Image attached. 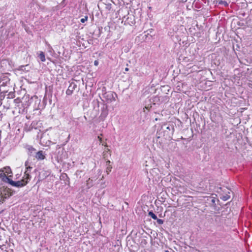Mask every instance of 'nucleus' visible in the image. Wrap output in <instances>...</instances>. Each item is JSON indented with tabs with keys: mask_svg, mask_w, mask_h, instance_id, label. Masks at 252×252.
<instances>
[{
	"mask_svg": "<svg viewBox=\"0 0 252 252\" xmlns=\"http://www.w3.org/2000/svg\"><path fill=\"white\" fill-rule=\"evenodd\" d=\"M31 176L28 175L27 177L23 176V179L21 180L18 181H14L11 179H9L8 183L11 186L17 188H22L25 186L31 180Z\"/></svg>",
	"mask_w": 252,
	"mask_h": 252,
	"instance_id": "1",
	"label": "nucleus"
},
{
	"mask_svg": "<svg viewBox=\"0 0 252 252\" xmlns=\"http://www.w3.org/2000/svg\"><path fill=\"white\" fill-rule=\"evenodd\" d=\"M169 97L167 95H156L152 98V102L154 104H159L168 101Z\"/></svg>",
	"mask_w": 252,
	"mask_h": 252,
	"instance_id": "2",
	"label": "nucleus"
},
{
	"mask_svg": "<svg viewBox=\"0 0 252 252\" xmlns=\"http://www.w3.org/2000/svg\"><path fill=\"white\" fill-rule=\"evenodd\" d=\"M103 96L107 102L110 103L116 100V97H117V95L113 92L109 91L104 93L103 94Z\"/></svg>",
	"mask_w": 252,
	"mask_h": 252,
	"instance_id": "3",
	"label": "nucleus"
},
{
	"mask_svg": "<svg viewBox=\"0 0 252 252\" xmlns=\"http://www.w3.org/2000/svg\"><path fill=\"white\" fill-rule=\"evenodd\" d=\"M101 112L99 118L100 120L103 121L106 118L108 114L107 106L105 104H103L101 109Z\"/></svg>",
	"mask_w": 252,
	"mask_h": 252,
	"instance_id": "4",
	"label": "nucleus"
},
{
	"mask_svg": "<svg viewBox=\"0 0 252 252\" xmlns=\"http://www.w3.org/2000/svg\"><path fill=\"white\" fill-rule=\"evenodd\" d=\"M161 128L165 129L164 130V132H167L168 134H171L172 135H173L175 130L174 126L173 124H169L168 126H167V125H164L161 127Z\"/></svg>",
	"mask_w": 252,
	"mask_h": 252,
	"instance_id": "5",
	"label": "nucleus"
},
{
	"mask_svg": "<svg viewBox=\"0 0 252 252\" xmlns=\"http://www.w3.org/2000/svg\"><path fill=\"white\" fill-rule=\"evenodd\" d=\"M25 166H26V171L25 172V175L24 177H27L28 175H30V172L32 167L31 166V163L30 162L29 158L26 161L25 163Z\"/></svg>",
	"mask_w": 252,
	"mask_h": 252,
	"instance_id": "6",
	"label": "nucleus"
},
{
	"mask_svg": "<svg viewBox=\"0 0 252 252\" xmlns=\"http://www.w3.org/2000/svg\"><path fill=\"white\" fill-rule=\"evenodd\" d=\"M25 148L28 151V155L29 157H34L36 152L35 148L31 145H26Z\"/></svg>",
	"mask_w": 252,
	"mask_h": 252,
	"instance_id": "7",
	"label": "nucleus"
},
{
	"mask_svg": "<svg viewBox=\"0 0 252 252\" xmlns=\"http://www.w3.org/2000/svg\"><path fill=\"white\" fill-rule=\"evenodd\" d=\"M77 88V85L74 83L72 82L70 84L67 90L66 91V94L67 95H71L73 91Z\"/></svg>",
	"mask_w": 252,
	"mask_h": 252,
	"instance_id": "8",
	"label": "nucleus"
},
{
	"mask_svg": "<svg viewBox=\"0 0 252 252\" xmlns=\"http://www.w3.org/2000/svg\"><path fill=\"white\" fill-rule=\"evenodd\" d=\"M45 152L43 151H39L36 152L34 157H35L38 160H43L45 158Z\"/></svg>",
	"mask_w": 252,
	"mask_h": 252,
	"instance_id": "9",
	"label": "nucleus"
},
{
	"mask_svg": "<svg viewBox=\"0 0 252 252\" xmlns=\"http://www.w3.org/2000/svg\"><path fill=\"white\" fill-rule=\"evenodd\" d=\"M0 178L4 182L8 183L10 178L6 175L2 169L0 170Z\"/></svg>",
	"mask_w": 252,
	"mask_h": 252,
	"instance_id": "10",
	"label": "nucleus"
},
{
	"mask_svg": "<svg viewBox=\"0 0 252 252\" xmlns=\"http://www.w3.org/2000/svg\"><path fill=\"white\" fill-rule=\"evenodd\" d=\"M135 24L134 16L128 17L125 21V24L133 26Z\"/></svg>",
	"mask_w": 252,
	"mask_h": 252,
	"instance_id": "11",
	"label": "nucleus"
},
{
	"mask_svg": "<svg viewBox=\"0 0 252 252\" xmlns=\"http://www.w3.org/2000/svg\"><path fill=\"white\" fill-rule=\"evenodd\" d=\"M36 99H37L36 101H39V104L36 109L38 110H42L44 109L46 105V100L43 99L41 103H40L41 100L40 99H38L36 96Z\"/></svg>",
	"mask_w": 252,
	"mask_h": 252,
	"instance_id": "12",
	"label": "nucleus"
},
{
	"mask_svg": "<svg viewBox=\"0 0 252 252\" xmlns=\"http://www.w3.org/2000/svg\"><path fill=\"white\" fill-rule=\"evenodd\" d=\"M2 170H4V172L5 174H7V175L9 176L8 177H12V173L9 166H6L4 167Z\"/></svg>",
	"mask_w": 252,
	"mask_h": 252,
	"instance_id": "13",
	"label": "nucleus"
},
{
	"mask_svg": "<svg viewBox=\"0 0 252 252\" xmlns=\"http://www.w3.org/2000/svg\"><path fill=\"white\" fill-rule=\"evenodd\" d=\"M230 193V191H228L227 192H226L225 194H222L220 196V198L223 200V201H226L228 200L230 196L228 194Z\"/></svg>",
	"mask_w": 252,
	"mask_h": 252,
	"instance_id": "14",
	"label": "nucleus"
},
{
	"mask_svg": "<svg viewBox=\"0 0 252 252\" xmlns=\"http://www.w3.org/2000/svg\"><path fill=\"white\" fill-rule=\"evenodd\" d=\"M145 238H147L146 236H143L140 238L139 242L141 245L144 246L147 244V241Z\"/></svg>",
	"mask_w": 252,
	"mask_h": 252,
	"instance_id": "15",
	"label": "nucleus"
},
{
	"mask_svg": "<svg viewBox=\"0 0 252 252\" xmlns=\"http://www.w3.org/2000/svg\"><path fill=\"white\" fill-rule=\"evenodd\" d=\"M110 163H111V161L110 160H107L106 161V165H107L106 172L108 174L110 172H111V171L112 169V165L110 164Z\"/></svg>",
	"mask_w": 252,
	"mask_h": 252,
	"instance_id": "16",
	"label": "nucleus"
},
{
	"mask_svg": "<svg viewBox=\"0 0 252 252\" xmlns=\"http://www.w3.org/2000/svg\"><path fill=\"white\" fill-rule=\"evenodd\" d=\"M87 187L88 189H90L93 186V180L89 178L88 180L87 181Z\"/></svg>",
	"mask_w": 252,
	"mask_h": 252,
	"instance_id": "17",
	"label": "nucleus"
},
{
	"mask_svg": "<svg viewBox=\"0 0 252 252\" xmlns=\"http://www.w3.org/2000/svg\"><path fill=\"white\" fill-rule=\"evenodd\" d=\"M148 215L154 220L157 219V216L154 213V212L152 211L149 212Z\"/></svg>",
	"mask_w": 252,
	"mask_h": 252,
	"instance_id": "18",
	"label": "nucleus"
},
{
	"mask_svg": "<svg viewBox=\"0 0 252 252\" xmlns=\"http://www.w3.org/2000/svg\"><path fill=\"white\" fill-rule=\"evenodd\" d=\"M39 57L42 62H44L45 61V55L43 52H41L40 53V54L39 55Z\"/></svg>",
	"mask_w": 252,
	"mask_h": 252,
	"instance_id": "19",
	"label": "nucleus"
},
{
	"mask_svg": "<svg viewBox=\"0 0 252 252\" xmlns=\"http://www.w3.org/2000/svg\"><path fill=\"white\" fill-rule=\"evenodd\" d=\"M105 8L108 11H110L112 9V4L111 3L105 4Z\"/></svg>",
	"mask_w": 252,
	"mask_h": 252,
	"instance_id": "20",
	"label": "nucleus"
},
{
	"mask_svg": "<svg viewBox=\"0 0 252 252\" xmlns=\"http://www.w3.org/2000/svg\"><path fill=\"white\" fill-rule=\"evenodd\" d=\"M210 205L213 206L216 205V199L214 197H210Z\"/></svg>",
	"mask_w": 252,
	"mask_h": 252,
	"instance_id": "21",
	"label": "nucleus"
},
{
	"mask_svg": "<svg viewBox=\"0 0 252 252\" xmlns=\"http://www.w3.org/2000/svg\"><path fill=\"white\" fill-rule=\"evenodd\" d=\"M219 4H221V5H224L225 6H227L228 5V3L226 1H223V0L219 1Z\"/></svg>",
	"mask_w": 252,
	"mask_h": 252,
	"instance_id": "22",
	"label": "nucleus"
},
{
	"mask_svg": "<svg viewBox=\"0 0 252 252\" xmlns=\"http://www.w3.org/2000/svg\"><path fill=\"white\" fill-rule=\"evenodd\" d=\"M156 220H157L158 223L159 224H162L164 222L163 220H162L161 219H159L158 218H157V219H156Z\"/></svg>",
	"mask_w": 252,
	"mask_h": 252,
	"instance_id": "23",
	"label": "nucleus"
},
{
	"mask_svg": "<svg viewBox=\"0 0 252 252\" xmlns=\"http://www.w3.org/2000/svg\"><path fill=\"white\" fill-rule=\"evenodd\" d=\"M61 177H62L63 179H64V178H66L67 180V181L69 183V178L67 177V175L66 174H63Z\"/></svg>",
	"mask_w": 252,
	"mask_h": 252,
	"instance_id": "24",
	"label": "nucleus"
},
{
	"mask_svg": "<svg viewBox=\"0 0 252 252\" xmlns=\"http://www.w3.org/2000/svg\"><path fill=\"white\" fill-rule=\"evenodd\" d=\"M88 19V16H85L84 18H82L80 20L81 22L82 23H85Z\"/></svg>",
	"mask_w": 252,
	"mask_h": 252,
	"instance_id": "25",
	"label": "nucleus"
},
{
	"mask_svg": "<svg viewBox=\"0 0 252 252\" xmlns=\"http://www.w3.org/2000/svg\"><path fill=\"white\" fill-rule=\"evenodd\" d=\"M44 179V178L43 177H42L41 176V173H40L38 176V181H37V183L42 181V180Z\"/></svg>",
	"mask_w": 252,
	"mask_h": 252,
	"instance_id": "26",
	"label": "nucleus"
},
{
	"mask_svg": "<svg viewBox=\"0 0 252 252\" xmlns=\"http://www.w3.org/2000/svg\"><path fill=\"white\" fill-rule=\"evenodd\" d=\"M48 51H49V52H52V51H53V49L52 47L51 46V45H49V44L48 45Z\"/></svg>",
	"mask_w": 252,
	"mask_h": 252,
	"instance_id": "27",
	"label": "nucleus"
},
{
	"mask_svg": "<svg viewBox=\"0 0 252 252\" xmlns=\"http://www.w3.org/2000/svg\"><path fill=\"white\" fill-rule=\"evenodd\" d=\"M19 69L20 70H23V71L25 70L26 69L25 66L22 65V66H20Z\"/></svg>",
	"mask_w": 252,
	"mask_h": 252,
	"instance_id": "28",
	"label": "nucleus"
},
{
	"mask_svg": "<svg viewBox=\"0 0 252 252\" xmlns=\"http://www.w3.org/2000/svg\"><path fill=\"white\" fill-rule=\"evenodd\" d=\"M150 108H151V106L150 105H148V106H146L145 107V108H144V109L145 108V109H146L147 110H149L150 109Z\"/></svg>",
	"mask_w": 252,
	"mask_h": 252,
	"instance_id": "29",
	"label": "nucleus"
},
{
	"mask_svg": "<svg viewBox=\"0 0 252 252\" xmlns=\"http://www.w3.org/2000/svg\"><path fill=\"white\" fill-rule=\"evenodd\" d=\"M94 64L95 65H97L98 64V62L97 61H95Z\"/></svg>",
	"mask_w": 252,
	"mask_h": 252,
	"instance_id": "30",
	"label": "nucleus"
},
{
	"mask_svg": "<svg viewBox=\"0 0 252 252\" xmlns=\"http://www.w3.org/2000/svg\"><path fill=\"white\" fill-rule=\"evenodd\" d=\"M125 70V71H128L129 70V68L128 67H126Z\"/></svg>",
	"mask_w": 252,
	"mask_h": 252,
	"instance_id": "31",
	"label": "nucleus"
},
{
	"mask_svg": "<svg viewBox=\"0 0 252 252\" xmlns=\"http://www.w3.org/2000/svg\"><path fill=\"white\" fill-rule=\"evenodd\" d=\"M98 32H99V35H100V29H98Z\"/></svg>",
	"mask_w": 252,
	"mask_h": 252,
	"instance_id": "32",
	"label": "nucleus"
},
{
	"mask_svg": "<svg viewBox=\"0 0 252 252\" xmlns=\"http://www.w3.org/2000/svg\"><path fill=\"white\" fill-rule=\"evenodd\" d=\"M109 151H110V150L109 149H107V150H105V152H109Z\"/></svg>",
	"mask_w": 252,
	"mask_h": 252,
	"instance_id": "33",
	"label": "nucleus"
},
{
	"mask_svg": "<svg viewBox=\"0 0 252 252\" xmlns=\"http://www.w3.org/2000/svg\"><path fill=\"white\" fill-rule=\"evenodd\" d=\"M249 86L252 88V84H250Z\"/></svg>",
	"mask_w": 252,
	"mask_h": 252,
	"instance_id": "34",
	"label": "nucleus"
},
{
	"mask_svg": "<svg viewBox=\"0 0 252 252\" xmlns=\"http://www.w3.org/2000/svg\"><path fill=\"white\" fill-rule=\"evenodd\" d=\"M2 115V113L1 112V111H0V116H1Z\"/></svg>",
	"mask_w": 252,
	"mask_h": 252,
	"instance_id": "35",
	"label": "nucleus"
},
{
	"mask_svg": "<svg viewBox=\"0 0 252 252\" xmlns=\"http://www.w3.org/2000/svg\"><path fill=\"white\" fill-rule=\"evenodd\" d=\"M10 252H13V250L10 249Z\"/></svg>",
	"mask_w": 252,
	"mask_h": 252,
	"instance_id": "36",
	"label": "nucleus"
}]
</instances>
